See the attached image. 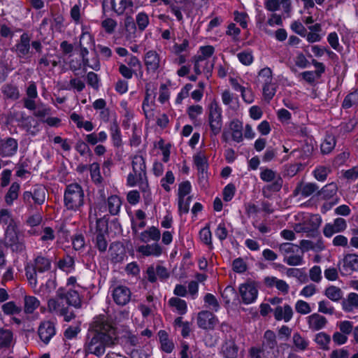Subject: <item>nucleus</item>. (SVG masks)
Masks as SVG:
<instances>
[{
	"mask_svg": "<svg viewBox=\"0 0 358 358\" xmlns=\"http://www.w3.org/2000/svg\"><path fill=\"white\" fill-rule=\"evenodd\" d=\"M290 0H266L264 6L266 10L274 12L282 8L285 13L290 10Z\"/></svg>",
	"mask_w": 358,
	"mask_h": 358,
	"instance_id": "obj_23",
	"label": "nucleus"
},
{
	"mask_svg": "<svg viewBox=\"0 0 358 358\" xmlns=\"http://www.w3.org/2000/svg\"><path fill=\"white\" fill-rule=\"evenodd\" d=\"M341 275H350L358 271V255L347 254L343 259V266L339 268Z\"/></svg>",
	"mask_w": 358,
	"mask_h": 358,
	"instance_id": "obj_12",
	"label": "nucleus"
},
{
	"mask_svg": "<svg viewBox=\"0 0 358 358\" xmlns=\"http://www.w3.org/2000/svg\"><path fill=\"white\" fill-rule=\"evenodd\" d=\"M230 129L232 131V139L239 143L243 141V124L239 120H233L230 124Z\"/></svg>",
	"mask_w": 358,
	"mask_h": 358,
	"instance_id": "obj_34",
	"label": "nucleus"
},
{
	"mask_svg": "<svg viewBox=\"0 0 358 358\" xmlns=\"http://www.w3.org/2000/svg\"><path fill=\"white\" fill-rule=\"evenodd\" d=\"M117 22L110 17H108L102 21L101 27L105 30V31L109 34H111L114 32L117 27Z\"/></svg>",
	"mask_w": 358,
	"mask_h": 358,
	"instance_id": "obj_62",
	"label": "nucleus"
},
{
	"mask_svg": "<svg viewBox=\"0 0 358 358\" xmlns=\"http://www.w3.org/2000/svg\"><path fill=\"white\" fill-rule=\"evenodd\" d=\"M160 231L152 226L141 233L140 240L143 243H148L151 241H158L160 239Z\"/></svg>",
	"mask_w": 358,
	"mask_h": 358,
	"instance_id": "obj_26",
	"label": "nucleus"
},
{
	"mask_svg": "<svg viewBox=\"0 0 358 358\" xmlns=\"http://www.w3.org/2000/svg\"><path fill=\"white\" fill-rule=\"evenodd\" d=\"M209 122L213 134H218L222 125L221 113H209Z\"/></svg>",
	"mask_w": 358,
	"mask_h": 358,
	"instance_id": "obj_36",
	"label": "nucleus"
},
{
	"mask_svg": "<svg viewBox=\"0 0 358 358\" xmlns=\"http://www.w3.org/2000/svg\"><path fill=\"white\" fill-rule=\"evenodd\" d=\"M3 94L8 99H17L20 96L18 88L12 85H6L3 87Z\"/></svg>",
	"mask_w": 358,
	"mask_h": 358,
	"instance_id": "obj_54",
	"label": "nucleus"
},
{
	"mask_svg": "<svg viewBox=\"0 0 358 358\" xmlns=\"http://www.w3.org/2000/svg\"><path fill=\"white\" fill-rule=\"evenodd\" d=\"M64 302L76 309L82 307V299L76 290L59 287L57 289L55 296L48 301V311L59 314L66 307Z\"/></svg>",
	"mask_w": 358,
	"mask_h": 358,
	"instance_id": "obj_2",
	"label": "nucleus"
},
{
	"mask_svg": "<svg viewBox=\"0 0 358 358\" xmlns=\"http://www.w3.org/2000/svg\"><path fill=\"white\" fill-rule=\"evenodd\" d=\"M20 188V186L18 182H14L11 184L5 195V201L8 205H12L13 201L17 199Z\"/></svg>",
	"mask_w": 358,
	"mask_h": 358,
	"instance_id": "obj_33",
	"label": "nucleus"
},
{
	"mask_svg": "<svg viewBox=\"0 0 358 358\" xmlns=\"http://www.w3.org/2000/svg\"><path fill=\"white\" fill-rule=\"evenodd\" d=\"M131 292L124 285H119L113 289L112 296L114 302L120 306L127 305L131 300Z\"/></svg>",
	"mask_w": 358,
	"mask_h": 358,
	"instance_id": "obj_10",
	"label": "nucleus"
},
{
	"mask_svg": "<svg viewBox=\"0 0 358 358\" xmlns=\"http://www.w3.org/2000/svg\"><path fill=\"white\" fill-rule=\"evenodd\" d=\"M239 294L245 304L253 303L258 295V289L254 281H248L239 287Z\"/></svg>",
	"mask_w": 358,
	"mask_h": 358,
	"instance_id": "obj_7",
	"label": "nucleus"
},
{
	"mask_svg": "<svg viewBox=\"0 0 358 358\" xmlns=\"http://www.w3.org/2000/svg\"><path fill=\"white\" fill-rule=\"evenodd\" d=\"M301 248L299 245H294L292 243H283L279 245V250L285 257L291 253L297 254L301 251Z\"/></svg>",
	"mask_w": 358,
	"mask_h": 358,
	"instance_id": "obj_47",
	"label": "nucleus"
},
{
	"mask_svg": "<svg viewBox=\"0 0 358 358\" xmlns=\"http://www.w3.org/2000/svg\"><path fill=\"white\" fill-rule=\"evenodd\" d=\"M292 341L296 349L300 351L306 350L309 345V342L298 332L293 334Z\"/></svg>",
	"mask_w": 358,
	"mask_h": 358,
	"instance_id": "obj_41",
	"label": "nucleus"
},
{
	"mask_svg": "<svg viewBox=\"0 0 358 358\" xmlns=\"http://www.w3.org/2000/svg\"><path fill=\"white\" fill-rule=\"evenodd\" d=\"M272 72L269 68L262 69L258 74L257 81L261 84L272 82Z\"/></svg>",
	"mask_w": 358,
	"mask_h": 358,
	"instance_id": "obj_56",
	"label": "nucleus"
},
{
	"mask_svg": "<svg viewBox=\"0 0 358 358\" xmlns=\"http://www.w3.org/2000/svg\"><path fill=\"white\" fill-rule=\"evenodd\" d=\"M342 307L348 313L352 312L354 308H358V294L354 292L349 294L348 298L343 300Z\"/></svg>",
	"mask_w": 358,
	"mask_h": 358,
	"instance_id": "obj_31",
	"label": "nucleus"
},
{
	"mask_svg": "<svg viewBox=\"0 0 358 358\" xmlns=\"http://www.w3.org/2000/svg\"><path fill=\"white\" fill-rule=\"evenodd\" d=\"M13 340V333L9 329L0 328V347L10 346Z\"/></svg>",
	"mask_w": 358,
	"mask_h": 358,
	"instance_id": "obj_51",
	"label": "nucleus"
},
{
	"mask_svg": "<svg viewBox=\"0 0 358 358\" xmlns=\"http://www.w3.org/2000/svg\"><path fill=\"white\" fill-rule=\"evenodd\" d=\"M338 187L336 183L331 182L324 186L320 191L317 192L324 199H329L336 194Z\"/></svg>",
	"mask_w": 358,
	"mask_h": 358,
	"instance_id": "obj_35",
	"label": "nucleus"
},
{
	"mask_svg": "<svg viewBox=\"0 0 358 358\" xmlns=\"http://www.w3.org/2000/svg\"><path fill=\"white\" fill-rule=\"evenodd\" d=\"M111 136L112 140L113 142V145L115 147H120L122 145V139H121V135H120V129L116 123H114L111 127Z\"/></svg>",
	"mask_w": 358,
	"mask_h": 358,
	"instance_id": "obj_60",
	"label": "nucleus"
},
{
	"mask_svg": "<svg viewBox=\"0 0 358 358\" xmlns=\"http://www.w3.org/2000/svg\"><path fill=\"white\" fill-rule=\"evenodd\" d=\"M18 144L13 138L6 139L0 138V155L2 157H10L17 152Z\"/></svg>",
	"mask_w": 358,
	"mask_h": 358,
	"instance_id": "obj_17",
	"label": "nucleus"
},
{
	"mask_svg": "<svg viewBox=\"0 0 358 358\" xmlns=\"http://www.w3.org/2000/svg\"><path fill=\"white\" fill-rule=\"evenodd\" d=\"M357 106H358V90L348 94L343 102V107L345 109Z\"/></svg>",
	"mask_w": 358,
	"mask_h": 358,
	"instance_id": "obj_45",
	"label": "nucleus"
},
{
	"mask_svg": "<svg viewBox=\"0 0 358 358\" xmlns=\"http://www.w3.org/2000/svg\"><path fill=\"white\" fill-rule=\"evenodd\" d=\"M304 251L301 249L299 253H294V255L285 256L284 257V262L287 263L289 266H299L303 263V256Z\"/></svg>",
	"mask_w": 358,
	"mask_h": 358,
	"instance_id": "obj_46",
	"label": "nucleus"
},
{
	"mask_svg": "<svg viewBox=\"0 0 358 358\" xmlns=\"http://www.w3.org/2000/svg\"><path fill=\"white\" fill-rule=\"evenodd\" d=\"M85 194L83 187L78 183L66 186L64 194V206L69 210L77 211L84 205Z\"/></svg>",
	"mask_w": 358,
	"mask_h": 358,
	"instance_id": "obj_3",
	"label": "nucleus"
},
{
	"mask_svg": "<svg viewBox=\"0 0 358 358\" xmlns=\"http://www.w3.org/2000/svg\"><path fill=\"white\" fill-rule=\"evenodd\" d=\"M169 303L171 306L175 307L178 311L179 314L184 315L187 312L186 302L177 297H173L169 299Z\"/></svg>",
	"mask_w": 358,
	"mask_h": 358,
	"instance_id": "obj_49",
	"label": "nucleus"
},
{
	"mask_svg": "<svg viewBox=\"0 0 358 358\" xmlns=\"http://www.w3.org/2000/svg\"><path fill=\"white\" fill-rule=\"evenodd\" d=\"M121 204L120 198L116 195L110 196L108 199V210L112 215L118 214Z\"/></svg>",
	"mask_w": 358,
	"mask_h": 358,
	"instance_id": "obj_40",
	"label": "nucleus"
},
{
	"mask_svg": "<svg viewBox=\"0 0 358 358\" xmlns=\"http://www.w3.org/2000/svg\"><path fill=\"white\" fill-rule=\"evenodd\" d=\"M194 71L196 75H200L202 72L208 76L213 69V64H210L208 60L204 59L199 56H195L193 59Z\"/></svg>",
	"mask_w": 358,
	"mask_h": 358,
	"instance_id": "obj_22",
	"label": "nucleus"
},
{
	"mask_svg": "<svg viewBox=\"0 0 358 358\" xmlns=\"http://www.w3.org/2000/svg\"><path fill=\"white\" fill-rule=\"evenodd\" d=\"M132 6V2L128 0H103L102 3L103 10L110 9L117 15H123L127 8Z\"/></svg>",
	"mask_w": 358,
	"mask_h": 358,
	"instance_id": "obj_11",
	"label": "nucleus"
},
{
	"mask_svg": "<svg viewBox=\"0 0 358 358\" xmlns=\"http://www.w3.org/2000/svg\"><path fill=\"white\" fill-rule=\"evenodd\" d=\"M85 43L86 45L90 46L92 45V37L91 34L87 31H83L80 37L79 46L80 48V56L82 59H85L87 57L89 54V51L87 47L85 46Z\"/></svg>",
	"mask_w": 358,
	"mask_h": 358,
	"instance_id": "obj_29",
	"label": "nucleus"
},
{
	"mask_svg": "<svg viewBox=\"0 0 358 358\" xmlns=\"http://www.w3.org/2000/svg\"><path fill=\"white\" fill-rule=\"evenodd\" d=\"M131 165L133 172L138 176L139 180L145 178L146 165L143 156L135 155L132 159Z\"/></svg>",
	"mask_w": 358,
	"mask_h": 358,
	"instance_id": "obj_21",
	"label": "nucleus"
},
{
	"mask_svg": "<svg viewBox=\"0 0 358 358\" xmlns=\"http://www.w3.org/2000/svg\"><path fill=\"white\" fill-rule=\"evenodd\" d=\"M218 323L216 316L208 310H202L198 313L197 324L199 328L212 330Z\"/></svg>",
	"mask_w": 358,
	"mask_h": 358,
	"instance_id": "obj_8",
	"label": "nucleus"
},
{
	"mask_svg": "<svg viewBox=\"0 0 358 358\" xmlns=\"http://www.w3.org/2000/svg\"><path fill=\"white\" fill-rule=\"evenodd\" d=\"M144 64L149 73H155L160 67L161 58L159 54L155 50L148 51L144 56Z\"/></svg>",
	"mask_w": 358,
	"mask_h": 358,
	"instance_id": "obj_13",
	"label": "nucleus"
},
{
	"mask_svg": "<svg viewBox=\"0 0 358 358\" xmlns=\"http://www.w3.org/2000/svg\"><path fill=\"white\" fill-rule=\"evenodd\" d=\"M85 85L79 78H72L70 80L69 83L65 87V89L67 90H75L78 92H81L85 88Z\"/></svg>",
	"mask_w": 358,
	"mask_h": 358,
	"instance_id": "obj_61",
	"label": "nucleus"
},
{
	"mask_svg": "<svg viewBox=\"0 0 358 358\" xmlns=\"http://www.w3.org/2000/svg\"><path fill=\"white\" fill-rule=\"evenodd\" d=\"M307 322L310 329L317 331L324 328L328 322L325 317L313 313L307 317Z\"/></svg>",
	"mask_w": 358,
	"mask_h": 358,
	"instance_id": "obj_19",
	"label": "nucleus"
},
{
	"mask_svg": "<svg viewBox=\"0 0 358 358\" xmlns=\"http://www.w3.org/2000/svg\"><path fill=\"white\" fill-rule=\"evenodd\" d=\"M0 224L7 225L6 229L15 227L16 224L8 210L1 209L0 211Z\"/></svg>",
	"mask_w": 358,
	"mask_h": 358,
	"instance_id": "obj_50",
	"label": "nucleus"
},
{
	"mask_svg": "<svg viewBox=\"0 0 358 358\" xmlns=\"http://www.w3.org/2000/svg\"><path fill=\"white\" fill-rule=\"evenodd\" d=\"M263 96L269 101L273 99L276 92V85L272 82L262 84Z\"/></svg>",
	"mask_w": 358,
	"mask_h": 358,
	"instance_id": "obj_53",
	"label": "nucleus"
},
{
	"mask_svg": "<svg viewBox=\"0 0 358 358\" xmlns=\"http://www.w3.org/2000/svg\"><path fill=\"white\" fill-rule=\"evenodd\" d=\"M90 176L92 181L97 185H100L102 182L103 178L100 173V167L98 163H92L90 166Z\"/></svg>",
	"mask_w": 358,
	"mask_h": 358,
	"instance_id": "obj_52",
	"label": "nucleus"
},
{
	"mask_svg": "<svg viewBox=\"0 0 358 358\" xmlns=\"http://www.w3.org/2000/svg\"><path fill=\"white\" fill-rule=\"evenodd\" d=\"M278 345L276 335L272 330H266L263 336L262 351L266 352L269 355L271 351L273 350Z\"/></svg>",
	"mask_w": 358,
	"mask_h": 358,
	"instance_id": "obj_18",
	"label": "nucleus"
},
{
	"mask_svg": "<svg viewBox=\"0 0 358 358\" xmlns=\"http://www.w3.org/2000/svg\"><path fill=\"white\" fill-rule=\"evenodd\" d=\"M135 24L139 31H143L150 24V19L148 15L145 12L138 13L136 15Z\"/></svg>",
	"mask_w": 358,
	"mask_h": 358,
	"instance_id": "obj_42",
	"label": "nucleus"
},
{
	"mask_svg": "<svg viewBox=\"0 0 358 358\" xmlns=\"http://www.w3.org/2000/svg\"><path fill=\"white\" fill-rule=\"evenodd\" d=\"M239 62L245 66L250 65L254 60L252 53L250 50H245L237 54Z\"/></svg>",
	"mask_w": 358,
	"mask_h": 358,
	"instance_id": "obj_57",
	"label": "nucleus"
},
{
	"mask_svg": "<svg viewBox=\"0 0 358 358\" xmlns=\"http://www.w3.org/2000/svg\"><path fill=\"white\" fill-rule=\"evenodd\" d=\"M51 268V261L43 256L36 257L33 264H27L25 266L27 279L33 287L37 285V273H44Z\"/></svg>",
	"mask_w": 358,
	"mask_h": 358,
	"instance_id": "obj_4",
	"label": "nucleus"
},
{
	"mask_svg": "<svg viewBox=\"0 0 358 358\" xmlns=\"http://www.w3.org/2000/svg\"><path fill=\"white\" fill-rule=\"evenodd\" d=\"M40 302L35 296H25L24 312L32 313L39 306Z\"/></svg>",
	"mask_w": 358,
	"mask_h": 358,
	"instance_id": "obj_44",
	"label": "nucleus"
},
{
	"mask_svg": "<svg viewBox=\"0 0 358 358\" xmlns=\"http://www.w3.org/2000/svg\"><path fill=\"white\" fill-rule=\"evenodd\" d=\"M117 339L116 328L105 315H100L93 322L87 334L85 352L101 357L105 353L106 348L115 345Z\"/></svg>",
	"mask_w": 358,
	"mask_h": 358,
	"instance_id": "obj_1",
	"label": "nucleus"
},
{
	"mask_svg": "<svg viewBox=\"0 0 358 358\" xmlns=\"http://www.w3.org/2000/svg\"><path fill=\"white\" fill-rule=\"evenodd\" d=\"M138 252L142 253L145 256H159L162 252V247L157 244H147L145 245H141L138 247Z\"/></svg>",
	"mask_w": 358,
	"mask_h": 358,
	"instance_id": "obj_30",
	"label": "nucleus"
},
{
	"mask_svg": "<svg viewBox=\"0 0 358 358\" xmlns=\"http://www.w3.org/2000/svg\"><path fill=\"white\" fill-rule=\"evenodd\" d=\"M4 241L6 246L13 252H21L25 250L24 243L17 236L16 226L6 229Z\"/></svg>",
	"mask_w": 358,
	"mask_h": 358,
	"instance_id": "obj_6",
	"label": "nucleus"
},
{
	"mask_svg": "<svg viewBox=\"0 0 358 358\" xmlns=\"http://www.w3.org/2000/svg\"><path fill=\"white\" fill-rule=\"evenodd\" d=\"M324 295L333 301H338L343 297V292L339 287L331 285L326 288Z\"/></svg>",
	"mask_w": 358,
	"mask_h": 358,
	"instance_id": "obj_38",
	"label": "nucleus"
},
{
	"mask_svg": "<svg viewBox=\"0 0 358 358\" xmlns=\"http://www.w3.org/2000/svg\"><path fill=\"white\" fill-rule=\"evenodd\" d=\"M45 113H33L27 117H22L21 124L28 132L35 134L39 131V126L42 122V115Z\"/></svg>",
	"mask_w": 358,
	"mask_h": 358,
	"instance_id": "obj_9",
	"label": "nucleus"
},
{
	"mask_svg": "<svg viewBox=\"0 0 358 358\" xmlns=\"http://www.w3.org/2000/svg\"><path fill=\"white\" fill-rule=\"evenodd\" d=\"M319 187L315 183H306L304 185L301 184L297 186L294 190V195H296L299 192H301V194L304 197H308L317 191Z\"/></svg>",
	"mask_w": 358,
	"mask_h": 358,
	"instance_id": "obj_32",
	"label": "nucleus"
},
{
	"mask_svg": "<svg viewBox=\"0 0 358 358\" xmlns=\"http://www.w3.org/2000/svg\"><path fill=\"white\" fill-rule=\"evenodd\" d=\"M46 192H47V191L44 186L36 185L34 187V191L32 192L33 201H34V203L38 204V205L43 204L45 201Z\"/></svg>",
	"mask_w": 358,
	"mask_h": 358,
	"instance_id": "obj_37",
	"label": "nucleus"
},
{
	"mask_svg": "<svg viewBox=\"0 0 358 358\" xmlns=\"http://www.w3.org/2000/svg\"><path fill=\"white\" fill-rule=\"evenodd\" d=\"M194 162L196 166L198 172L206 171L208 167L207 159L201 154L199 153L194 157Z\"/></svg>",
	"mask_w": 358,
	"mask_h": 358,
	"instance_id": "obj_55",
	"label": "nucleus"
},
{
	"mask_svg": "<svg viewBox=\"0 0 358 358\" xmlns=\"http://www.w3.org/2000/svg\"><path fill=\"white\" fill-rule=\"evenodd\" d=\"M336 138L332 135H327L321 144V151L323 154L330 153L336 145Z\"/></svg>",
	"mask_w": 358,
	"mask_h": 358,
	"instance_id": "obj_43",
	"label": "nucleus"
},
{
	"mask_svg": "<svg viewBox=\"0 0 358 358\" xmlns=\"http://www.w3.org/2000/svg\"><path fill=\"white\" fill-rule=\"evenodd\" d=\"M199 236L202 242L212 248V234L208 225L200 231Z\"/></svg>",
	"mask_w": 358,
	"mask_h": 358,
	"instance_id": "obj_63",
	"label": "nucleus"
},
{
	"mask_svg": "<svg viewBox=\"0 0 358 358\" xmlns=\"http://www.w3.org/2000/svg\"><path fill=\"white\" fill-rule=\"evenodd\" d=\"M189 0H173L170 4L171 12L175 15L178 21L183 20L182 10H185Z\"/></svg>",
	"mask_w": 358,
	"mask_h": 358,
	"instance_id": "obj_25",
	"label": "nucleus"
},
{
	"mask_svg": "<svg viewBox=\"0 0 358 358\" xmlns=\"http://www.w3.org/2000/svg\"><path fill=\"white\" fill-rule=\"evenodd\" d=\"M315 342L322 350H329V344L331 342V337L325 332H320L315 335Z\"/></svg>",
	"mask_w": 358,
	"mask_h": 358,
	"instance_id": "obj_39",
	"label": "nucleus"
},
{
	"mask_svg": "<svg viewBox=\"0 0 358 358\" xmlns=\"http://www.w3.org/2000/svg\"><path fill=\"white\" fill-rule=\"evenodd\" d=\"M321 223V217L318 215H313L309 220L303 224L302 230L308 234V236L315 237L319 235L318 229Z\"/></svg>",
	"mask_w": 358,
	"mask_h": 358,
	"instance_id": "obj_16",
	"label": "nucleus"
},
{
	"mask_svg": "<svg viewBox=\"0 0 358 358\" xmlns=\"http://www.w3.org/2000/svg\"><path fill=\"white\" fill-rule=\"evenodd\" d=\"M125 38L129 42H132L136 38L137 27L131 17H127L124 20Z\"/></svg>",
	"mask_w": 358,
	"mask_h": 358,
	"instance_id": "obj_27",
	"label": "nucleus"
},
{
	"mask_svg": "<svg viewBox=\"0 0 358 358\" xmlns=\"http://www.w3.org/2000/svg\"><path fill=\"white\" fill-rule=\"evenodd\" d=\"M273 314L276 320H283L285 322H287L293 316V310L289 305L285 304L283 307L277 306L274 310Z\"/></svg>",
	"mask_w": 358,
	"mask_h": 358,
	"instance_id": "obj_24",
	"label": "nucleus"
},
{
	"mask_svg": "<svg viewBox=\"0 0 358 358\" xmlns=\"http://www.w3.org/2000/svg\"><path fill=\"white\" fill-rule=\"evenodd\" d=\"M158 337L161 349L166 353H171L174 349V343L169 339L168 333L165 330H160L158 332Z\"/></svg>",
	"mask_w": 358,
	"mask_h": 358,
	"instance_id": "obj_28",
	"label": "nucleus"
},
{
	"mask_svg": "<svg viewBox=\"0 0 358 358\" xmlns=\"http://www.w3.org/2000/svg\"><path fill=\"white\" fill-rule=\"evenodd\" d=\"M55 324L50 321L41 322L38 329V334L41 340L45 344L50 342V339L55 336Z\"/></svg>",
	"mask_w": 358,
	"mask_h": 358,
	"instance_id": "obj_15",
	"label": "nucleus"
},
{
	"mask_svg": "<svg viewBox=\"0 0 358 358\" xmlns=\"http://www.w3.org/2000/svg\"><path fill=\"white\" fill-rule=\"evenodd\" d=\"M2 310L6 315L18 314L21 311V308L15 305L13 301H9L2 306Z\"/></svg>",
	"mask_w": 358,
	"mask_h": 358,
	"instance_id": "obj_64",
	"label": "nucleus"
},
{
	"mask_svg": "<svg viewBox=\"0 0 358 358\" xmlns=\"http://www.w3.org/2000/svg\"><path fill=\"white\" fill-rule=\"evenodd\" d=\"M223 353L226 358H236L238 355V347L234 343H226Z\"/></svg>",
	"mask_w": 358,
	"mask_h": 358,
	"instance_id": "obj_59",
	"label": "nucleus"
},
{
	"mask_svg": "<svg viewBox=\"0 0 358 358\" xmlns=\"http://www.w3.org/2000/svg\"><path fill=\"white\" fill-rule=\"evenodd\" d=\"M109 251L111 261L113 263H120L126 257L125 248L120 243H112L110 245Z\"/></svg>",
	"mask_w": 358,
	"mask_h": 358,
	"instance_id": "obj_20",
	"label": "nucleus"
},
{
	"mask_svg": "<svg viewBox=\"0 0 358 358\" xmlns=\"http://www.w3.org/2000/svg\"><path fill=\"white\" fill-rule=\"evenodd\" d=\"M95 246L99 252H103L108 247L106 234H97L94 239Z\"/></svg>",
	"mask_w": 358,
	"mask_h": 358,
	"instance_id": "obj_58",
	"label": "nucleus"
},
{
	"mask_svg": "<svg viewBox=\"0 0 358 358\" xmlns=\"http://www.w3.org/2000/svg\"><path fill=\"white\" fill-rule=\"evenodd\" d=\"M260 178L266 182L272 183L264 186L262 189V194L265 197H269L268 193L279 192L283 184V180L275 171L270 169H265L260 173Z\"/></svg>",
	"mask_w": 358,
	"mask_h": 358,
	"instance_id": "obj_5",
	"label": "nucleus"
},
{
	"mask_svg": "<svg viewBox=\"0 0 358 358\" xmlns=\"http://www.w3.org/2000/svg\"><path fill=\"white\" fill-rule=\"evenodd\" d=\"M71 119L76 123L78 128L83 127L86 131H90L94 129L93 124L90 121L83 122V117L77 113H72Z\"/></svg>",
	"mask_w": 358,
	"mask_h": 358,
	"instance_id": "obj_48",
	"label": "nucleus"
},
{
	"mask_svg": "<svg viewBox=\"0 0 358 358\" xmlns=\"http://www.w3.org/2000/svg\"><path fill=\"white\" fill-rule=\"evenodd\" d=\"M31 38L27 33H23L16 43L15 52L20 58H27L31 52Z\"/></svg>",
	"mask_w": 358,
	"mask_h": 358,
	"instance_id": "obj_14",
	"label": "nucleus"
}]
</instances>
